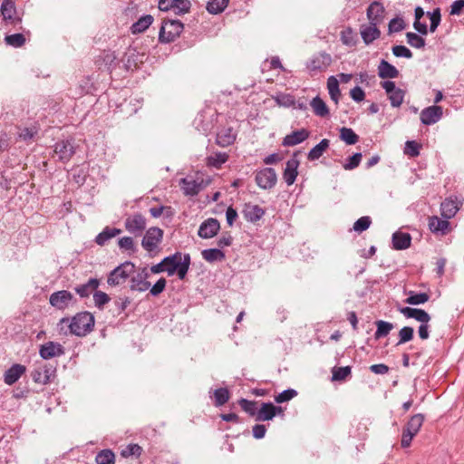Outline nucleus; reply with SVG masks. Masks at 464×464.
Masks as SVG:
<instances>
[{
  "instance_id": "1",
  "label": "nucleus",
  "mask_w": 464,
  "mask_h": 464,
  "mask_svg": "<svg viewBox=\"0 0 464 464\" xmlns=\"http://www.w3.org/2000/svg\"><path fill=\"white\" fill-rule=\"evenodd\" d=\"M94 316L89 312L76 314L72 319L62 318V324H67L71 334L83 337L90 334L94 327Z\"/></svg>"
},
{
  "instance_id": "2",
  "label": "nucleus",
  "mask_w": 464,
  "mask_h": 464,
  "mask_svg": "<svg viewBox=\"0 0 464 464\" xmlns=\"http://www.w3.org/2000/svg\"><path fill=\"white\" fill-rule=\"evenodd\" d=\"M163 260L168 276H171L177 273L180 280L186 277L191 260L189 254L182 255L180 252H176L171 256L164 257Z\"/></svg>"
},
{
  "instance_id": "3",
  "label": "nucleus",
  "mask_w": 464,
  "mask_h": 464,
  "mask_svg": "<svg viewBox=\"0 0 464 464\" xmlns=\"http://www.w3.org/2000/svg\"><path fill=\"white\" fill-rule=\"evenodd\" d=\"M163 239V230L158 227H150L142 240L141 246L150 253V256H154L159 252V246Z\"/></svg>"
},
{
  "instance_id": "4",
  "label": "nucleus",
  "mask_w": 464,
  "mask_h": 464,
  "mask_svg": "<svg viewBox=\"0 0 464 464\" xmlns=\"http://www.w3.org/2000/svg\"><path fill=\"white\" fill-rule=\"evenodd\" d=\"M135 266L130 261H126L115 267L107 278V284L111 286L123 285L129 276L134 273Z\"/></svg>"
},
{
  "instance_id": "5",
  "label": "nucleus",
  "mask_w": 464,
  "mask_h": 464,
  "mask_svg": "<svg viewBox=\"0 0 464 464\" xmlns=\"http://www.w3.org/2000/svg\"><path fill=\"white\" fill-rule=\"evenodd\" d=\"M184 28L179 20L165 21L160 30L159 40L161 43H171L180 35Z\"/></svg>"
},
{
  "instance_id": "6",
  "label": "nucleus",
  "mask_w": 464,
  "mask_h": 464,
  "mask_svg": "<svg viewBox=\"0 0 464 464\" xmlns=\"http://www.w3.org/2000/svg\"><path fill=\"white\" fill-rule=\"evenodd\" d=\"M124 227L134 237H140L146 229L147 219L142 214L134 213L125 218Z\"/></svg>"
},
{
  "instance_id": "7",
  "label": "nucleus",
  "mask_w": 464,
  "mask_h": 464,
  "mask_svg": "<svg viewBox=\"0 0 464 464\" xmlns=\"http://www.w3.org/2000/svg\"><path fill=\"white\" fill-rule=\"evenodd\" d=\"M191 3L189 0H160L159 8L161 11H172L178 15L189 12Z\"/></svg>"
},
{
  "instance_id": "8",
  "label": "nucleus",
  "mask_w": 464,
  "mask_h": 464,
  "mask_svg": "<svg viewBox=\"0 0 464 464\" xmlns=\"http://www.w3.org/2000/svg\"><path fill=\"white\" fill-rule=\"evenodd\" d=\"M255 180L259 188L271 189L276 184L277 175L274 169L265 168L256 173Z\"/></svg>"
},
{
  "instance_id": "9",
  "label": "nucleus",
  "mask_w": 464,
  "mask_h": 464,
  "mask_svg": "<svg viewBox=\"0 0 464 464\" xmlns=\"http://www.w3.org/2000/svg\"><path fill=\"white\" fill-rule=\"evenodd\" d=\"M52 306L58 310H64L76 302L73 295L67 290L53 293L49 297Z\"/></svg>"
},
{
  "instance_id": "10",
  "label": "nucleus",
  "mask_w": 464,
  "mask_h": 464,
  "mask_svg": "<svg viewBox=\"0 0 464 464\" xmlns=\"http://www.w3.org/2000/svg\"><path fill=\"white\" fill-rule=\"evenodd\" d=\"M55 368L47 363H43L35 367L31 377L33 381L40 384H47L50 382L51 378L54 375Z\"/></svg>"
},
{
  "instance_id": "11",
  "label": "nucleus",
  "mask_w": 464,
  "mask_h": 464,
  "mask_svg": "<svg viewBox=\"0 0 464 464\" xmlns=\"http://www.w3.org/2000/svg\"><path fill=\"white\" fill-rule=\"evenodd\" d=\"M149 273L147 268H142L130 279V289L133 292H145L150 286V283L147 280Z\"/></svg>"
},
{
  "instance_id": "12",
  "label": "nucleus",
  "mask_w": 464,
  "mask_h": 464,
  "mask_svg": "<svg viewBox=\"0 0 464 464\" xmlns=\"http://www.w3.org/2000/svg\"><path fill=\"white\" fill-rule=\"evenodd\" d=\"M64 347L56 342L49 341L42 344L39 354L44 360H50L64 354Z\"/></svg>"
},
{
  "instance_id": "13",
  "label": "nucleus",
  "mask_w": 464,
  "mask_h": 464,
  "mask_svg": "<svg viewBox=\"0 0 464 464\" xmlns=\"http://www.w3.org/2000/svg\"><path fill=\"white\" fill-rule=\"evenodd\" d=\"M332 63V57L326 53H320L313 56L307 63V69L311 72L325 71Z\"/></svg>"
},
{
  "instance_id": "14",
  "label": "nucleus",
  "mask_w": 464,
  "mask_h": 464,
  "mask_svg": "<svg viewBox=\"0 0 464 464\" xmlns=\"http://www.w3.org/2000/svg\"><path fill=\"white\" fill-rule=\"evenodd\" d=\"M443 115L442 107L432 105L423 109L420 112V121L424 125H432L438 122Z\"/></svg>"
},
{
  "instance_id": "15",
  "label": "nucleus",
  "mask_w": 464,
  "mask_h": 464,
  "mask_svg": "<svg viewBox=\"0 0 464 464\" xmlns=\"http://www.w3.org/2000/svg\"><path fill=\"white\" fill-rule=\"evenodd\" d=\"M74 147L72 142L69 140H63L57 141L54 145V153L58 159L63 162H67L74 154Z\"/></svg>"
},
{
  "instance_id": "16",
  "label": "nucleus",
  "mask_w": 464,
  "mask_h": 464,
  "mask_svg": "<svg viewBox=\"0 0 464 464\" xmlns=\"http://www.w3.org/2000/svg\"><path fill=\"white\" fill-rule=\"evenodd\" d=\"M220 229V224L216 218H208L198 228V234L201 238H212Z\"/></svg>"
},
{
  "instance_id": "17",
  "label": "nucleus",
  "mask_w": 464,
  "mask_h": 464,
  "mask_svg": "<svg viewBox=\"0 0 464 464\" xmlns=\"http://www.w3.org/2000/svg\"><path fill=\"white\" fill-rule=\"evenodd\" d=\"M181 188L186 196H196L204 188L203 180H197L191 177L183 178L180 179Z\"/></svg>"
},
{
  "instance_id": "18",
  "label": "nucleus",
  "mask_w": 464,
  "mask_h": 464,
  "mask_svg": "<svg viewBox=\"0 0 464 464\" xmlns=\"http://www.w3.org/2000/svg\"><path fill=\"white\" fill-rule=\"evenodd\" d=\"M282 408L275 406L271 402H263L256 417L257 421H266L272 420L277 413H281Z\"/></svg>"
},
{
  "instance_id": "19",
  "label": "nucleus",
  "mask_w": 464,
  "mask_h": 464,
  "mask_svg": "<svg viewBox=\"0 0 464 464\" xmlns=\"http://www.w3.org/2000/svg\"><path fill=\"white\" fill-rule=\"evenodd\" d=\"M461 205L462 202L459 200L457 197H455L454 199L452 198H446L440 204L441 216L446 219L453 218Z\"/></svg>"
},
{
  "instance_id": "20",
  "label": "nucleus",
  "mask_w": 464,
  "mask_h": 464,
  "mask_svg": "<svg viewBox=\"0 0 464 464\" xmlns=\"http://www.w3.org/2000/svg\"><path fill=\"white\" fill-rule=\"evenodd\" d=\"M385 9L380 2L372 3L367 8V18L370 24H380L384 17Z\"/></svg>"
},
{
  "instance_id": "21",
  "label": "nucleus",
  "mask_w": 464,
  "mask_h": 464,
  "mask_svg": "<svg viewBox=\"0 0 464 464\" xmlns=\"http://www.w3.org/2000/svg\"><path fill=\"white\" fill-rule=\"evenodd\" d=\"M299 164L300 162L296 158H292L286 161L285 168L283 172V179L288 186L295 183L298 175L297 169Z\"/></svg>"
},
{
  "instance_id": "22",
  "label": "nucleus",
  "mask_w": 464,
  "mask_h": 464,
  "mask_svg": "<svg viewBox=\"0 0 464 464\" xmlns=\"http://www.w3.org/2000/svg\"><path fill=\"white\" fill-rule=\"evenodd\" d=\"M450 222L448 219H441L437 216L429 218V228L433 234L446 235L450 232Z\"/></svg>"
},
{
  "instance_id": "23",
  "label": "nucleus",
  "mask_w": 464,
  "mask_h": 464,
  "mask_svg": "<svg viewBox=\"0 0 464 464\" xmlns=\"http://www.w3.org/2000/svg\"><path fill=\"white\" fill-rule=\"evenodd\" d=\"M309 134V131L305 129L294 130L284 138L282 144L287 147L295 146L308 139Z\"/></svg>"
},
{
  "instance_id": "24",
  "label": "nucleus",
  "mask_w": 464,
  "mask_h": 464,
  "mask_svg": "<svg viewBox=\"0 0 464 464\" xmlns=\"http://www.w3.org/2000/svg\"><path fill=\"white\" fill-rule=\"evenodd\" d=\"M378 25L369 23L368 25L363 24L361 26V35L365 44L368 45L380 37L381 31L378 29Z\"/></svg>"
},
{
  "instance_id": "25",
  "label": "nucleus",
  "mask_w": 464,
  "mask_h": 464,
  "mask_svg": "<svg viewBox=\"0 0 464 464\" xmlns=\"http://www.w3.org/2000/svg\"><path fill=\"white\" fill-rule=\"evenodd\" d=\"M236 137L232 127H224L217 133L216 141L221 147H227L234 143Z\"/></svg>"
},
{
  "instance_id": "26",
  "label": "nucleus",
  "mask_w": 464,
  "mask_h": 464,
  "mask_svg": "<svg viewBox=\"0 0 464 464\" xmlns=\"http://www.w3.org/2000/svg\"><path fill=\"white\" fill-rule=\"evenodd\" d=\"M25 366L15 363L12 365L7 371H5L4 375V381L6 384L12 385L16 382L20 377L25 372Z\"/></svg>"
},
{
  "instance_id": "27",
  "label": "nucleus",
  "mask_w": 464,
  "mask_h": 464,
  "mask_svg": "<svg viewBox=\"0 0 464 464\" xmlns=\"http://www.w3.org/2000/svg\"><path fill=\"white\" fill-rule=\"evenodd\" d=\"M243 214L245 218L249 222H256L265 215V209L258 205L245 204Z\"/></svg>"
},
{
  "instance_id": "28",
  "label": "nucleus",
  "mask_w": 464,
  "mask_h": 464,
  "mask_svg": "<svg viewBox=\"0 0 464 464\" xmlns=\"http://www.w3.org/2000/svg\"><path fill=\"white\" fill-rule=\"evenodd\" d=\"M411 237L407 232L396 231L392 235V246L396 250H404L411 246Z\"/></svg>"
},
{
  "instance_id": "29",
  "label": "nucleus",
  "mask_w": 464,
  "mask_h": 464,
  "mask_svg": "<svg viewBox=\"0 0 464 464\" xmlns=\"http://www.w3.org/2000/svg\"><path fill=\"white\" fill-rule=\"evenodd\" d=\"M0 11L5 21H10L12 24L21 22L20 18L14 17L16 12L14 0H4Z\"/></svg>"
},
{
  "instance_id": "30",
  "label": "nucleus",
  "mask_w": 464,
  "mask_h": 464,
  "mask_svg": "<svg viewBox=\"0 0 464 464\" xmlns=\"http://www.w3.org/2000/svg\"><path fill=\"white\" fill-rule=\"evenodd\" d=\"M378 76L382 79L397 78L399 71L395 66L382 59L378 65Z\"/></svg>"
},
{
  "instance_id": "31",
  "label": "nucleus",
  "mask_w": 464,
  "mask_h": 464,
  "mask_svg": "<svg viewBox=\"0 0 464 464\" xmlns=\"http://www.w3.org/2000/svg\"><path fill=\"white\" fill-rule=\"evenodd\" d=\"M100 285L97 278H90L87 283L77 285L74 290L81 297H88L93 294Z\"/></svg>"
},
{
  "instance_id": "32",
  "label": "nucleus",
  "mask_w": 464,
  "mask_h": 464,
  "mask_svg": "<svg viewBox=\"0 0 464 464\" xmlns=\"http://www.w3.org/2000/svg\"><path fill=\"white\" fill-rule=\"evenodd\" d=\"M121 230L116 227H106L101 233L95 237V243L101 246H105L108 241L116 236L120 235Z\"/></svg>"
},
{
  "instance_id": "33",
  "label": "nucleus",
  "mask_w": 464,
  "mask_h": 464,
  "mask_svg": "<svg viewBox=\"0 0 464 464\" xmlns=\"http://www.w3.org/2000/svg\"><path fill=\"white\" fill-rule=\"evenodd\" d=\"M154 18L150 14H144L130 26L132 34H138L145 32L153 23Z\"/></svg>"
},
{
  "instance_id": "34",
  "label": "nucleus",
  "mask_w": 464,
  "mask_h": 464,
  "mask_svg": "<svg viewBox=\"0 0 464 464\" xmlns=\"http://www.w3.org/2000/svg\"><path fill=\"white\" fill-rule=\"evenodd\" d=\"M311 108L316 116L324 118L329 116V109L324 100L316 96L310 102Z\"/></svg>"
},
{
  "instance_id": "35",
  "label": "nucleus",
  "mask_w": 464,
  "mask_h": 464,
  "mask_svg": "<svg viewBox=\"0 0 464 464\" xmlns=\"http://www.w3.org/2000/svg\"><path fill=\"white\" fill-rule=\"evenodd\" d=\"M327 89L330 98L336 105L339 103L341 98V91L339 88V82L334 76H330L327 80Z\"/></svg>"
},
{
  "instance_id": "36",
  "label": "nucleus",
  "mask_w": 464,
  "mask_h": 464,
  "mask_svg": "<svg viewBox=\"0 0 464 464\" xmlns=\"http://www.w3.org/2000/svg\"><path fill=\"white\" fill-rule=\"evenodd\" d=\"M227 153L220 151L214 152L207 158V165L218 169L227 161Z\"/></svg>"
},
{
  "instance_id": "37",
  "label": "nucleus",
  "mask_w": 464,
  "mask_h": 464,
  "mask_svg": "<svg viewBox=\"0 0 464 464\" xmlns=\"http://www.w3.org/2000/svg\"><path fill=\"white\" fill-rule=\"evenodd\" d=\"M330 140L327 139H323L317 145H315L308 153L309 160H318L324 152L329 148Z\"/></svg>"
},
{
  "instance_id": "38",
  "label": "nucleus",
  "mask_w": 464,
  "mask_h": 464,
  "mask_svg": "<svg viewBox=\"0 0 464 464\" xmlns=\"http://www.w3.org/2000/svg\"><path fill=\"white\" fill-rule=\"evenodd\" d=\"M201 254L202 257L208 263L223 261L225 259L224 252L218 248L205 249Z\"/></svg>"
},
{
  "instance_id": "39",
  "label": "nucleus",
  "mask_w": 464,
  "mask_h": 464,
  "mask_svg": "<svg viewBox=\"0 0 464 464\" xmlns=\"http://www.w3.org/2000/svg\"><path fill=\"white\" fill-rule=\"evenodd\" d=\"M430 295L427 293L409 292V296L405 299V303L411 305L422 304L428 302Z\"/></svg>"
},
{
  "instance_id": "40",
  "label": "nucleus",
  "mask_w": 464,
  "mask_h": 464,
  "mask_svg": "<svg viewBox=\"0 0 464 464\" xmlns=\"http://www.w3.org/2000/svg\"><path fill=\"white\" fill-rule=\"evenodd\" d=\"M424 421V416L421 413L413 415L404 426L410 431L418 434Z\"/></svg>"
},
{
  "instance_id": "41",
  "label": "nucleus",
  "mask_w": 464,
  "mask_h": 464,
  "mask_svg": "<svg viewBox=\"0 0 464 464\" xmlns=\"http://www.w3.org/2000/svg\"><path fill=\"white\" fill-rule=\"evenodd\" d=\"M377 330L374 334L375 339H380L387 336L390 332L393 329V324L389 322H385L382 320L376 321Z\"/></svg>"
},
{
  "instance_id": "42",
  "label": "nucleus",
  "mask_w": 464,
  "mask_h": 464,
  "mask_svg": "<svg viewBox=\"0 0 464 464\" xmlns=\"http://www.w3.org/2000/svg\"><path fill=\"white\" fill-rule=\"evenodd\" d=\"M340 139L348 145H353L358 142L359 136L351 128L343 127L340 130Z\"/></svg>"
},
{
  "instance_id": "43",
  "label": "nucleus",
  "mask_w": 464,
  "mask_h": 464,
  "mask_svg": "<svg viewBox=\"0 0 464 464\" xmlns=\"http://www.w3.org/2000/svg\"><path fill=\"white\" fill-rule=\"evenodd\" d=\"M229 0H209L207 5V10L209 14H218L224 11L227 6Z\"/></svg>"
},
{
  "instance_id": "44",
  "label": "nucleus",
  "mask_w": 464,
  "mask_h": 464,
  "mask_svg": "<svg viewBox=\"0 0 464 464\" xmlns=\"http://www.w3.org/2000/svg\"><path fill=\"white\" fill-rule=\"evenodd\" d=\"M118 246L121 250L128 252L129 255L134 254L137 252V246L134 243V240L130 237H123L119 239Z\"/></svg>"
},
{
  "instance_id": "45",
  "label": "nucleus",
  "mask_w": 464,
  "mask_h": 464,
  "mask_svg": "<svg viewBox=\"0 0 464 464\" xmlns=\"http://www.w3.org/2000/svg\"><path fill=\"white\" fill-rule=\"evenodd\" d=\"M95 461L97 464H114L115 455L111 450H102L96 455Z\"/></svg>"
},
{
  "instance_id": "46",
  "label": "nucleus",
  "mask_w": 464,
  "mask_h": 464,
  "mask_svg": "<svg viewBox=\"0 0 464 464\" xmlns=\"http://www.w3.org/2000/svg\"><path fill=\"white\" fill-rule=\"evenodd\" d=\"M404 97L405 91L401 88L396 89L394 92H391L388 95V99L391 102V105L394 108H398L402 104Z\"/></svg>"
},
{
  "instance_id": "47",
  "label": "nucleus",
  "mask_w": 464,
  "mask_h": 464,
  "mask_svg": "<svg viewBox=\"0 0 464 464\" xmlns=\"http://www.w3.org/2000/svg\"><path fill=\"white\" fill-rule=\"evenodd\" d=\"M215 405L217 407L224 405L229 400V392L227 388H219L214 392Z\"/></svg>"
},
{
  "instance_id": "48",
  "label": "nucleus",
  "mask_w": 464,
  "mask_h": 464,
  "mask_svg": "<svg viewBox=\"0 0 464 464\" xmlns=\"http://www.w3.org/2000/svg\"><path fill=\"white\" fill-rule=\"evenodd\" d=\"M6 44L13 47H21L25 43V37L23 34H9L5 37Z\"/></svg>"
},
{
  "instance_id": "49",
  "label": "nucleus",
  "mask_w": 464,
  "mask_h": 464,
  "mask_svg": "<svg viewBox=\"0 0 464 464\" xmlns=\"http://www.w3.org/2000/svg\"><path fill=\"white\" fill-rule=\"evenodd\" d=\"M333 381H344L348 376L351 375V367L350 366H344V367H334L332 371Z\"/></svg>"
},
{
  "instance_id": "50",
  "label": "nucleus",
  "mask_w": 464,
  "mask_h": 464,
  "mask_svg": "<svg viewBox=\"0 0 464 464\" xmlns=\"http://www.w3.org/2000/svg\"><path fill=\"white\" fill-rule=\"evenodd\" d=\"M406 38L407 43L414 48L420 49L425 46V39L415 33H407Z\"/></svg>"
},
{
  "instance_id": "51",
  "label": "nucleus",
  "mask_w": 464,
  "mask_h": 464,
  "mask_svg": "<svg viewBox=\"0 0 464 464\" xmlns=\"http://www.w3.org/2000/svg\"><path fill=\"white\" fill-rule=\"evenodd\" d=\"M427 15L430 17V31L431 33H434L441 21L440 9L437 7L432 12H428Z\"/></svg>"
},
{
  "instance_id": "52",
  "label": "nucleus",
  "mask_w": 464,
  "mask_h": 464,
  "mask_svg": "<svg viewBox=\"0 0 464 464\" xmlns=\"http://www.w3.org/2000/svg\"><path fill=\"white\" fill-rule=\"evenodd\" d=\"M238 404L241 407V409L248 413L250 416H256L257 413V408H256V402L251 401L246 399H240L238 401Z\"/></svg>"
},
{
  "instance_id": "53",
  "label": "nucleus",
  "mask_w": 464,
  "mask_h": 464,
  "mask_svg": "<svg viewBox=\"0 0 464 464\" xmlns=\"http://www.w3.org/2000/svg\"><path fill=\"white\" fill-rule=\"evenodd\" d=\"M406 24L402 18H392L388 25V34H392L394 33H399L405 28Z\"/></svg>"
},
{
  "instance_id": "54",
  "label": "nucleus",
  "mask_w": 464,
  "mask_h": 464,
  "mask_svg": "<svg viewBox=\"0 0 464 464\" xmlns=\"http://www.w3.org/2000/svg\"><path fill=\"white\" fill-rule=\"evenodd\" d=\"M420 148L421 146L418 142L408 140L405 143L404 153L411 158H415L420 155Z\"/></svg>"
},
{
  "instance_id": "55",
  "label": "nucleus",
  "mask_w": 464,
  "mask_h": 464,
  "mask_svg": "<svg viewBox=\"0 0 464 464\" xmlns=\"http://www.w3.org/2000/svg\"><path fill=\"white\" fill-rule=\"evenodd\" d=\"M414 330L412 327L404 326L399 332V342L397 345L405 343L413 338Z\"/></svg>"
},
{
  "instance_id": "56",
  "label": "nucleus",
  "mask_w": 464,
  "mask_h": 464,
  "mask_svg": "<svg viewBox=\"0 0 464 464\" xmlns=\"http://www.w3.org/2000/svg\"><path fill=\"white\" fill-rule=\"evenodd\" d=\"M110 300H111L110 296L104 292L96 290L93 293V301H94L95 305L99 309H102L104 306V304H106L110 302Z\"/></svg>"
},
{
  "instance_id": "57",
  "label": "nucleus",
  "mask_w": 464,
  "mask_h": 464,
  "mask_svg": "<svg viewBox=\"0 0 464 464\" xmlns=\"http://www.w3.org/2000/svg\"><path fill=\"white\" fill-rule=\"evenodd\" d=\"M142 448L138 444H129L124 450H121V456L123 458H129L130 456H140Z\"/></svg>"
},
{
  "instance_id": "58",
  "label": "nucleus",
  "mask_w": 464,
  "mask_h": 464,
  "mask_svg": "<svg viewBox=\"0 0 464 464\" xmlns=\"http://www.w3.org/2000/svg\"><path fill=\"white\" fill-rule=\"evenodd\" d=\"M372 220L368 216H364L357 219L353 224V229L356 232H362L369 228L371 226Z\"/></svg>"
},
{
  "instance_id": "59",
  "label": "nucleus",
  "mask_w": 464,
  "mask_h": 464,
  "mask_svg": "<svg viewBox=\"0 0 464 464\" xmlns=\"http://www.w3.org/2000/svg\"><path fill=\"white\" fill-rule=\"evenodd\" d=\"M297 395V392L294 389H287L280 392L278 395L275 397V401L277 403H283L292 400L294 397Z\"/></svg>"
},
{
  "instance_id": "60",
  "label": "nucleus",
  "mask_w": 464,
  "mask_h": 464,
  "mask_svg": "<svg viewBox=\"0 0 464 464\" xmlns=\"http://www.w3.org/2000/svg\"><path fill=\"white\" fill-rule=\"evenodd\" d=\"M362 160V153L357 152L349 157L347 162L343 164V169L351 170L357 168Z\"/></svg>"
},
{
  "instance_id": "61",
  "label": "nucleus",
  "mask_w": 464,
  "mask_h": 464,
  "mask_svg": "<svg viewBox=\"0 0 464 464\" xmlns=\"http://www.w3.org/2000/svg\"><path fill=\"white\" fill-rule=\"evenodd\" d=\"M392 53L396 57H404L411 59L412 57V52L404 45H395L392 47Z\"/></svg>"
},
{
  "instance_id": "62",
  "label": "nucleus",
  "mask_w": 464,
  "mask_h": 464,
  "mask_svg": "<svg viewBox=\"0 0 464 464\" xmlns=\"http://www.w3.org/2000/svg\"><path fill=\"white\" fill-rule=\"evenodd\" d=\"M167 281L165 278H160L150 288V293L153 296H157L161 294L166 287Z\"/></svg>"
},
{
  "instance_id": "63",
  "label": "nucleus",
  "mask_w": 464,
  "mask_h": 464,
  "mask_svg": "<svg viewBox=\"0 0 464 464\" xmlns=\"http://www.w3.org/2000/svg\"><path fill=\"white\" fill-rule=\"evenodd\" d=\"M412 431L408 430L407 429H402L401 440V445L402 448L406 449L411 446L412 439L416 436Z\"/></svg>"
},
{
  "instance_id": "64",
  "label": "nucleus",
  "mask_w": 464,
  "mask_h": 464,
  "mask_svg": "<svg viewBox=\"0 0 464 464\" xmlns=\"http://www.w3.org/2000/svg\"><path fill=\"white\" fill-rule=\"evenodd\" d=\"M203 118H204V115L203 114H200L196 120H195V123L197 125V129L200 131H202L204 134H208V132H210V130H212V123L211 122H208V123H204L203 121Z\"/></svg>"
}]
</instances>
